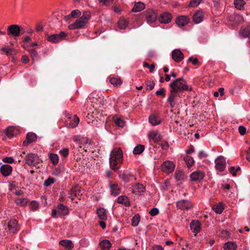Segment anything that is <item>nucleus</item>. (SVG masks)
Instances as JSON below:
<instances>
[{
	"label": "nucleus",
	"instance_id": "1",
	"mask_svg": "<svg viewBox=\"0 0 250 250\" xmlns=\"http://www.w3.org/2000/svg\"><path fill=\"white\" fill-rule=\"evenodd\" d=\"M123 153L120 147H115L111 151L109 158L110 167L114 171L120 168L123 162Z\"/></svg>",
	"mask_w": 250,
	"mask_h": 250
},
{
	"label": "nucleus",
	"instance_id": "2",
	"mask_svg": "<svg viewBox=\"0 0 250 250\" xmlns=\"http://www.w3.org/2000/svg\"><path fill=\"white\" fill-rule=\"evenodd\" d=\"M91 18V13L89 11H85L83 12V16L79 19H77L75 21L68 26L70 30L78 29H83L85 27L86 24Z\"/></svg>",
	"mask_w": 250,
	"mask_h": 250
},
{
	"label": "nucleus",
	"instance_id": "3",
	"mask_svg": "<svg viewBox=\"0 0 250 250\" xmlns=\"http://www.w3.org/2000/svg\"><path fill=\"white\" fill-rule=\"evenodd\" d=\"M169 87L178 92L181 91H191L192 88L187 84V82L182 78L176 79L170 83Z\"/></svg>",
	"mask_w": 250,
	"mask_h": 250
},
{
	"label": "nucleus",
	"instance_id": "4",
	"mask_svg": "<svg viewBox=\"0 0 250 250\" xmlns=\"http://www.w3.org/2000/svg\"><path fill=\"white\" fill-rule=\"evenodd\" d=\"M25 163L29 167H39L40 159L38 156L34 153H30L27 154L24 158Z\"/></svg>",
	"mask_w": 250,
	"mask_h": 250
},
{
	"label": "nucleus",
	"instance_id": "5",
	"mask_svg": "<svg viewBox=\"0 0 250 250\" xmlns=\"http://www.w3.org/2000/svg\"><path fill=\"white\" fill-rule=\"evenodd\" d=\"M69 213L68 208L67 206L62 204H58L56 209L52 210V216L53 217H56L57 215L59 216L66 215Z\"/></svg>",
	"mask_w": 250,
	"mask_h": 250
},
{
	"label": "nucleus",
	"instance_id": "6",
	"mask_svg": "<svg viewBox=\"0 0 250 250\" xmlns=\"http://www.w3.org/2000/svg\"><path fill=\"white\" fill-rule=\"evenodd\" d=\"M67 36V33L64 31H61L59 34L48 36L47 38V40L52 43H56L65 39Z\"/></svg>",
	"mask_w": 250,
	"mask_h": 250
},
{
	"label": "nucleus",
	"instance_id": "7",
	"mask_svg": "<svg viewBox=\"0 0 250 250\" xmlns=\"http://www.w3.org/2000/svg\"><path fill=\"white\" fill-rule=\"evenodd\" d=\"M7 34L9 36L18 37L21 34V26L17 24H11L7 29Z\"/></svg>",
	"mask_w": 250,
	"mask_h": 250
},
{
	"label": "nucleus",
	"instance_id": "8",
	"mask_svg": "<svg viewBox=\"0 0 250 250\" xmlns=\"http://www.w3.org/2000/svg\"><path fill=\"white\" fill-rule=\"evenodd\" d=\"M161 169L164 172L169 174L173 172L175 169V164L170 161H166L163 163Z\"/></svg>",
	"mask_w": 250,
	"mask_h": 250
},
{
	"label": "nucleus",
	"instance_id": "9",
	"mask_svg": "<svg viewBox=\"0 0 250 250\" xmlns=\"http://www.w3.org/2000/svg\"><path fill=\"white\" fill-rule=\"evenodd\" d=\"M20 226L18 221L15 219L10 220L7 225V230L12 234L16 233L19 231Z\"/></svg>",
	"mask_w": 250,
	"mask_h": 250
},
{
	"label": "nucleus",
	"instance_id": "10",
	"mask_svg": "<svg viewBox=\"0 0 250 250\" xmlns=\"http://www.w3.org/2000/svg\"><path fill=\"white\" fill-rule=\"evenodd\" d=\"M176 206L182 210H188L193 207V204L189 200L182 199L176 202Z\"/></svg>",
	"mask_w": 250,
	"mask_h": 250
},
{
	"label": "nucleus",
	"instance_id": "11",
	"mask_svg": "<svg viewBox=\"0 0 250 250\" xmlns=\"http://www.w3.org/2000/svg\"><path fill=\"white\" fill-rule=\"evenodd\" d=\"M178 92H179L173 88H170V93L167 101L169 103L171 107H174L176 104L177 98L178 96Z\"/></svg>",
	"mask_w": 250,
	"mask_h": 250
},
{
	"label": "nucleus",
	"instance_id": "12",
	"mask_svg": "<svg viewBox=\"0 0 250 250\" xmlns=\"http://www.w3.org/2000/svg\"><path fill=\"white\" fill-rule=\"evenodd\" d=\"M146 17L147 22L148 24H151L156 21L157 14V13L152 9H149L146 11Z\"/></svg>",
	"mask_w": 250,
	"mask_h": 250
},
{
	"label": "nucleus",
	"instance_id": "13",
	"mask_svg": "<svg viewBox=\"0 0 250 250\" xmlns=\"http://www.w3.org/2000/svg\"><path fill=\"white\" fill-rule=\"evenodd\" d=\"M216 168L220 171H223L226 166V162L224 157L219 156L215 161Z\"/></svg>",
	"mask_w": 250,
	"mask_h": 250
},
{
	"label": "nucleus",
	"instance_id": "14",
	"mask_svg": "<svg viewBox=\"0 0 250 250\" xmlns=\"http://www.w3.org/2000/svg\"><path fill=\"white\" fill-rule=\"evenodd\" d=\"M205 175V173L203 171L197 170L190 174V178L192 181H199L204 178Z\"/></svg>",
	"mask_w": 250,
	"mask_h": 250
},
{
	"label": "nucleus",
	"instance_id": "15",
	"mask_svg": "<svg viewBox=\"0 0 250 250\" xmlns=\"http://www.w3.org/2000/svg\"><path fill=\"white\" fill-rule=\"evenodd\" d=\"M240 35L243 38H248L247 45L250 46V26H247L244 28H241L239 31Z\"/></svg>",
	"mask_w": 250,
	"mask_h": 250
},
{
	"label": "nucleus",
	"instance_id": "16",
	"mask_svg": "<svg viewBox=\"0 0 250 250\" xmlns=\"http://www.w3.org/2000/svg\"><path fill=\"white\" fill-rule=\"evenodd\" d=\"M172 58L175 62H179L184 59V56L179 49H176L172 51Z\"/></svg>",
	"mask_w": 250,
	"mask_h": 250
},
{
	"label": "nucleus",
	"instance_id": "17",
	"mask_svg": "<svg viewBox=\"0 0 250 250\" xmlns=\"http://www.w3.org/2000/svg\"><path fill=\"white\" fill-rule=\"evenodd\" d=\"M172 17L170 13L165 12L161 14L158 17V20L161 23H168L171 21Z\"/></svg>",
	"mask_w": 250,
	"mask_h": 250
},
{
	"label": "nucleus",
	"instance_id": "18",
	"mask_svg": "<svg viewBox=\"0 0 250 250\" xmlns=\"http://www.w3.org/2000/svg\"><path fill=\"white\" fill-rule=\"evenodd\" d=\"M190 228L192 232L196 234L201 230V223L198 220H193L190 224Z\"/></svg>",
	"mask_w": 250,
	"mask_h": 250
},
{
	"label": "nucleus",
	"instance_id": "19",
	"mask_svg": "<svg viewBox=\"0 0 250 250\" xmlns=\"http://www.w3.org/2000/svg\"><path fill=\"white\" fill-rule=\"evenodd\" d=\"M149 122L152 125H157L161 124V120L159 116L156 113L151 114L148 118Z\"/></svg>",
	"mask_w": 250,
	"mask_h": 250
},
{
	"label": "nucleus",
	"instance_id": "20",
	"mask_svg": "<svg viewBox=\"0 0 250 250\" xmlns=\"http://www.w3.org/2000/svg\"><path fill=\"white\" fill-rule=\"evenodd\" d=\"M81 190L78 186L73 187L69 192V197L73 200L75 197L79 198L81 194Z\"/></svg>",
	"mask_w": 250,
	"mask_h": 250
},
{
	"label": "nucleus",
	"instance_id": "21",
	"mask_svg": "<svg viewBox=\"0 0 250 250\" xmlns=\"http://www.w3.org/2000/svg\"><path fill=\"white\" fill-rule=\"evenodd\" d=\"M0 171L3 176L6 177L11 173L12 167L8 165H3L0 167Z\"/></svg>",
	"mask_w": 250,
	"mask_h": 250
},
{
	"label": "nucleus",
	"instance_id": "22",
	"mask_svg": "<svg viewBox=\"0 0 250 250\" xmlns=\"http://www.w3.org/2000/svg\"><path fill=\"white\" fill-rule=\"evenodd\" d=\"M193 21L195 23H199L203 21L204 14L202 10L196 11L193 16Z\"/></svg>",
	"mask_w": 250,
	"mask_h": 250
},
{
	"label": "nucleus",
	"instance_id": "23",
	"mask_svg": "<svg viewBox=\"0 0 250 250\" xmlns=\"http://www.w3.org/2000/svg\"><path fill=\"white\" fill-rule=\"evenodd\" d=\"M176 23L180 27L184 26L188 23V19L185 16L178 17L176 20Z\"/></svg>",
	"mask_w": 250,
	"mask_h": 250
},
{
	"label": "nucleus",
	"instance_id": "24",
	"mask_svg": "<svg viewBox=\"0 0 250 250\" xmlns=\"http://www.w3.org/2000/svg\"><path fill=\"white\" fill-rule=\"evenodd\" d=\"M37 139V136L35 133H28L26 135V140L23 142L24 146H27L29 144L35 142Z\"/></svg>",
	"mask_w": 250,
	"mask_h": 250
},
{
	"label": "nucleus",
	"instance_id": "25",
	"mask_svg": "<svg viewBox=\"0 0 250 250\" xmlns=\"http://www.w3.org/2000/svg\"><path fill=\"white\" fill-rule=\"evenodd\" d=\"M121 179L125 182L127 183L132 180H135L134 175L130 172H125L121 175Z\"/></svg>",
	"mask_w": 250,
	"mask_h": 250
},
{
	"label": "nucleus",
	"instance_id": "26",
	"mask_svg": "<svg viewBox=\"0 0 250 250\" xmlns=\"http://www.w3.org/2000/svg\"><path fill=\"white\" fill-rule=\"evenodd\" d=\"M2 51L6 55L12 56L16 54V50L14 48L8 46H4L1 48Z\"/></svg>",
	"mask_w": 250,
	"mask_h": 250
},
{
	"label": "nucleus",
	"instance_id": "27",
	"mask_svg": "<svg viewBox=\"0 0 250 250\" xmlns=\"http://www.w3.org/2000/svg\"><path fill=\"white\" fill-rule=\"evenodd\" d=\"M109 187L111 195L116 196L120 193L121 190L117 184H110Z\"/></svg>",
	"mask_w": 250,
	"mask_h": 250
},
{
	"label": "nucleus",
	"instance_id": "28",
	"mask_svg": "<svg viewBox=\"0 0 250 250\" xmlns=\"http://www.w3.org/2000/svg\"><path fill=\"white\" fill-rule=\"evenodd\" d=\"M145 8V4L141 1L136 2L131 9L133 12H139Z\"/></svg>",
	"mask_w": 250,
	"mask_h": 250
},
{
	"label": "nucleus",
	"instance_id": "29",
	"mask_svg": "<svg viewBox=\"0 0 250 250\" xmlns=\"http://www.w3.org/2000/svg\"><path fill=\"white\" fill-rule=\"evenodd\" d=\"M109 82L115 86L121 85L122 82L121 78L118 76H111L109 77Z\"/></svg>",
	"mask_w": 250,
	"mask_h": 250
},
{
	"label": "nucleus",
	"instance_id": "30",
	"mask_svg": "<svg viewBox=\"0 0 250 250\" xmlns=\"http://www.w3.org/2000/svg\"><path fill=\"white\" fill-rule=\"evenodd\" d=\"M97 214L101 220H106L107 219V214L104 208H100L97 209Z\"/></svg>",
	"mask_w": 250,
	"mask_h": 250
},
{
	"label": "nucleus",
	"instance_id": "31",
	"mask_svg": "<svg viewBox=\"0 0 250 250\" xmlns=\"http://www.w3.org/2000/svg\"><path fill=\"white\" fill-rule=\"evenodd\" d=\"M14 202L17 205L24 207L27 205L28 199L27 198H17L15 199Z\"/></svg>",
	"mask_w": 250,
	"mask_h": 250
},
{
	"label": "nucleus",
	"instance_id": "32",
	"mask_svg": "<svg viewBox=\"0 0 250 250\" xmlns=\"http://www.w3.org/2000/svg\"><path fill=\"white\" fill-rule=\"evenodd\" d=\"M59 244L62 247L66 248L68 250L72 249L73 248V245L70 240H63L60 241Z\"/></svg>",
	"mask_w": 250,
	"mask_h": 250
},
{
	"label": "nucleus",
	"instance_id": "33",
	"mask_svg": "<svg viewBox=\"0 0 250 250\" xmlns=\"http://www.w3.org/2000/svg\"><path fill=\"white\" fill-rule=\"evenodd\" d=\"M117 202L119 204H122L126 207H129L130 204L128 198L126 196H120L118 198Z\"/></svg>",
	"mask_w": 250,
	"mask_h": 250
},
{
	"label": "nucleus",
	"instance_id": "34",
	"mask_svg": "<svg viewBox=\"0 0 250 250\" xmlns=\"http://www.w3.org/2000/svg\"><path fill=\"white\" fill-rule=\"evenodd\" d=\"M100 246L103 250H109L111 244L109 241L104 240L100 243Z\"/></svg>",
	"mask_w": 250,
	"mask_h": 250
},
{
	"label": "nucleus",
	"instance_id": "35",
	"mask_svg": "<svg viewBox=\"0 0 250 250\" xmlns=\"http://www.w3.org/2000/svg\"><path fill=\"white\" fill-rule=\"evenodd\" d=\"M237 245L232 242L226 243L224 246V250H236Z\"/></svg>",
	"mask_w": 250,
	"mask_h": 250
},
{
	"label": "nucleus",
	"instance_id": "36",
	"mask_svg": "<svg viewBox=\"0 0 250 250\" xmlns=\"http://www.w3.org/2000/svg\"><path fill=\"white\" fill-rule=\"evenodd\" d=\"M149 137L155 142H158L161 140L160 135L157 132L152 131L149 133Z\"/></svg>",
	"mask_w": 250,
	"mask_h": 250
},
{
	"label": "nucleus",
	"instance_id": "37",
	"mask_svg": "<svg viewBox=\"0 0 250 250\" xmlns=\"http://www.w3.org/2000/svg\"><path fill=\"white\" fill-rule=\"evenodd\" d=\"M245 3L244 0H235L234 1L235 7L240 10L244 9Z\"/></svg>",
	"mask_w": 250,
	"mask_h": 250
},
{
	"label": "nucleus",
	"instance_id": "38",
	"mask_svg": "<svg viewBox=\"0 0 250 250\" xmlns=\"http://www.w3.org/2000/svg\"><path fill=\"white\" fill-rule=\"evenodd\" d=\"M113 119L115 123V124L121 127H123L125 126V121L121 118L118 117L117 116H114Z\"/></svg>",
	"mask_w": 250,
	"mask_h": 250
},
{
	"label": "nucleus",
	"instance_id": "39",
	"mask_svg": "<svg viewBox=\"0 0 250 250\" xmlns=\"http://www.w3.org/2000/svg\"><path fill=\"white\" fill-rule=\"evenodd\" d=\"M146 190L145 187L141 184L138 183L136 184L134 187L133 192L134 193L144 192Z\"/></svg>",
	"mask_w": 250,
	"mask_h": 250
},
{
	"label": "nucleus",
	"instance_id": "40",
	"mask_svg": "<svg viewBox=\"0 0 250 250\" xmlns=\"http://www.w3.org/2000/svg\"><path fill=\"white\" fill-rule=\"evenodd\" d=\"M31 55L32 61L38 60L40 59V56L38 52L34 49H29L27 50Z\"/></svg>",
	"mask_w": 250,
	"mask_h": 250
},
{
	"label": "nucleus",
	"instance_id": "41",
	"mask_svg": "<svg viewBox=\"0 0 250 250\" xmlns=\"http://www.w3.org/2000/svg\"><path fill=\"white\" fill-rule=\"evenodd\" d=\"M174 177L177 181H183L185 179V174L181 170H176Z\"/></svg>",
	"mask_w": 250,
	"mask_h": 250
},
{
	"label": "nucleus",
	"instance_id": "42",
	"mask_svg": "<svg viewBox=\"0 0 250 250\" xmlns=\"http://www.w3.org/2000/svg\"><path fill=\"white\" fill-rule=\"evenodd\" d=\"M145 149V146L142 145H137L133 149V154L135 155L141 154Z\"/></svg>",
	"mask_w": 250,
	"mask_h": 250
},
{
	"label": "nucleus",
	"instance_id": "43",
	"mask_svg": "<svg viewBox=\"0 0 250 250\" xmlns=\"http://www.w3.org/2000/svg\"><path fill=\"white\" fill-rule=\"evenodd\" d=\"M212 209L216 213L221 214L223 212L224 208L223 207V204L222 203H219L217 205H215L212 208Z\"/></svg>",
	"mask_w": 250,
	"mask_h": 250
},
{
	"label": "nucleus",
	"instance_id": "44",
	"mask_svg": "<svg viewBox=\"0 0 250 250\" xmlns=\"http://www.w3.org/2000/svg\"><path fill=\"white\" fill-rule=\"evenodd\" d=\"M79 122L80 120L78 117L77 115H75L74 116L73 119L69 123V126H70L72 128H75L78 125L79 123Z\"/></svg>",
	"mask_w": 250,
	"mask_h": 250
},
{
	"label": "nucleus",
	"instance_id": "45",
	"mask_svg": "<svg viewBox=\"0 0 250 250\" xmlns=\"http://www.w3.org/2000/svg\"><path fill=\"white\" fill-rule=\"evenodd\" d=\"M15 128L13 127H9L6 128L5 134L8 137H12L15 134Z\"/></svg>",
	"mask_w": 250,
	"mask_h": 250
},
{
	"label": "nucleus",
	"instance_id": "46",
	"mask_svg": "<svg viewBox=\"0 0 250 250\" xmlns=\"http://www.w3.org/2000/svg\"><path fill=\"white\" fill-rule=\"evenodd\" d=\"M140 221V216L138 214H135L131 219V225L134 227H136L139 224Z\"/></svg>",
	"mask_w": 250,
	"mask_h": 250
},
{
	"label": "nucleus",
	"instance_id": "47",
	"mask_svg": "<svg viewBox=\"0 0 250 250\" xmlns=\"http://www.w3.org/2000/svg\"><path fill=\"white\" fill-rule=\"evenodd\" d=\"M184 160L188 167H190L194 164V160L190 156H186L184 157Z\"/></svg>",
	"mask_w": 250,
	"mask_h": 250
},
{
	"label": "nucleus",
	"instance_id": "48",
	"mask_svg": "<svg viewBox=\"0 0 250 250\" xmlns=\"http://www.w3.org/2000/svg\"><path fill=\"white\" fill-rule=\"evenodd\" d=\"M81 12L79 10L76 9L73 10L71 12L70 15H69L67 17H65V19L66 20H67V18L69 17H72V18H77L81 16Z\"/></svg>",
	"mask_w": 250,
	"mask_h": 250
},
{
	"label": "nucleus",
	"instance_id": "49",
	"mask_svg": "<svg viewBox=\"0 0 250 250\" xmlns=\"http://www.w3.org/2000/svg\"><path fill=\"white\" fill-rule=\"evenodd\" d=\"M29 207L31 210L35 211L38 209L39 207V204L36 201H32L29 204Z\"/></svg>",
	"mask_w": 250,
	"mask_h": 250
},
{
	"label": "nucleus",
	"instance_id": "50",
	"mask_svg": "<svg viewBox=\"0 0 250 250\" xmlns=\"http://www.w3.org/2000/svg\"><path fill=\"white\" fill-rule=\"evenodd\" d=\"M128 25V21L125 20H121L118 22L119 27L121 29H125Z\"/></svg>",
	"mask_w": 250,
	"mask_h": 250
},
{
	"label": "nucleus",
	"instance_id": "51",
	"mask_svg": "<svg viewBox=\"0 0 250 250\" xmlns=\"http://www.w3.org/2000/svg\"><path fill=\"white\" fill-rule=\"evenodd\" d=\"M50 160L53 163L54 165H56L59 162V157L57 154H50L49 156Z\"/></svg>",
	"mask_w": 250,
	"mask_h": 250
},
{
	"label": "nucleus",
	"instance_id": "52",
	"mask_svg": "<svg viewBox=\"0 0 250 250\" xmlns=\"http://www.w3.org/2000/svg\"><path fill=\"white\" fill-rule=\"evenodd\" d=\"M202 0H190L189 3V7H196L198 6Z\"/></svg>",
	"mask_w": 250,
	"mask_h": 250
},
{
	"label": "nucleus",
	"instance_id": "53",
	"mask_svg": "<svg viewBox=\"0 0 250 250\" xmlns=\"http://www.w3.org/2000/svg\"><path fill=\"white\" fill-rule=\"evenodd\" d=\"M55 182V180L52 177H49L44 182V185L46 187L50 186Z\"/></svg>",
	"mask_w": 250,
	"mask_h": 250
},
{
	"label": "nucleus",
	"instance_id": "54",
	"mask_svg": "<svg viewBox=\"0 0 250 250\" xmlns=\"http://www.w3.org/2000/svg\"><path fill=\"white\" fill-rule=\"evenodd\" d=\"M59 153L63 157H66L69 154V149L67 148H63L59 151Z\"/></svg>",
	"mask_w": 250,
	"mask_h": 250
},
{
	"label": "nucleus",
	"instance_id": "55",
	"mask_svg": "<svg viewBox=\"0 0 250 250\" xmlns=\"http://www.w3.org/2000/svg\"><path fill=\"white\" fill-rule=\"evenodd\" d=\"M165 89L164 88H161L159 90H157L156 92V94L157 96H162L164 97L166 95L165 94Z\"/></svg>",
	"mask_w": 250,
	"mask_h": 250
},
{
	"label": "nucleus",
	"instance_id": "56",
	"mask_svg": "<svg viewBox=\"0 0 250 250\" xmlns=\"http://www.w3.org/2000/svg\"><path fill=\"white\" fill-rule=\"evenodd\" d=\"M100 3H102L105 6H108L111 4L114 0H98Z\"/></svg>",
	"mask_w": 250,
	"mask_h": 250
},
{
	"label": "nucleus",
	"instance_id": "57",
	"mask_svg": "<svg viewBox=\"0 0 250 250\" xmlns=\"http://www.w3.org/2000/svg\"><path fill=\"white\" fill-rule=\"evenodd\" d=\"M149 213L151 216H155L159 213V210L157 208H153L149 211Z\"/></svg>",
	"mask_w": 250,
	"mask_h": 250
},
{
	"label": "nucleus",
	"instance_id": "58",
	"mask_svg": "<svg viewBox=\"0 0 250 250\" xmlns=\"http://www.w3.org/2000/svg\"><path fill=\"white\" fill-rule=\"evenodd\" d=\"M188 62H191L194 65L199 64V61L197 58H193L192 57H190L188 60Z\"/></svg>",
	"mask_w": 250,
	"mask_h": 250
},
{
	"label": "nucleus",
	"instance_id": "59",
	"mask_svg": "<svg viewBox=\"0 0 250 250\" xmlns=\"http://www.w3.org/2000/svg\"><path fill=\"white\" fill-rule=\"evenodd\" d=\"M155 86V83L153 82H149L146 84V89L148 90H152Z\"/></svg>",
	"mask_w": 250,
	"mask_h": 250
},
{
	"label": "nucleus",
	"instance_id": "60",
	"mask_svg": "<svg viewBox=\"0 0 250 250\" xmlns=\"http://www.w3.org/2000/svg\"><path fill=\"white\" fill-rule=\"evenodd\" d=\"M239 132L241 135H244L246 133V129L243 126H240L238 128Z\"/></svg>",
	"mask_w": 250,
	"mask_h": 250
},
{
	"label": "nucleus",
	"instance_id": "61",
	"mask_svg": "<svg viewBox=\"0 0 250 250\" xmlns=\"http://www.w3.org/2000/svg\"><path fill=\"white\" fill-rule=\"evenodd\" d=\"M3 161L5 163L11 164L14 162V159L11 157H5L3 159Z\"/></svg>",
	"mask_w": 250,
	"mask_h": 250
},
{
	"label": "nucleus",
	"instance_id": "62",
	"mask_svg": "<svg viewBox=\"0 0 250 250\" xmlns=\"http://www.w3.org/2000/svg\"><path fill=\"white\" fill-rule=\"evenodd\" d=\"M21 60L23 63H27L29 62V59L27 55L22 56Z\"/></svg>",
	"mask_w": 250,
	"mask_h": 250
},
{
	"label": "nucleus",
	"instance_id": "63",
	"mask_svg": "<svg viewBox=\"0 0 250 250\" xmlns=\"http://www.w3.org/2000/svg\"><path fill=\"white\" fill-rule=\"evenodd\" d=\"M208 156L207 154H206L203 151H201L199 152L198 154V157L200 159H203L206 158Z\"/></svg>",
	"mask_w": 250,
	"mask_h": 250
},
{
	"label": "nucleus",
	"instance_id": "64",
	"mask_svg": "<svg viewBox=\"0 0 250 250\" xmlns=\"http://www.w3.org/2000/svg\"><path fill=\"white\" fill-rule=\"evenodd\" d=\"M230 173L233 176L236 175V167H231L229 169Z\"/></svg>",
	"mask_w": 250,
	"mask_h": 250
}]
</instances>
